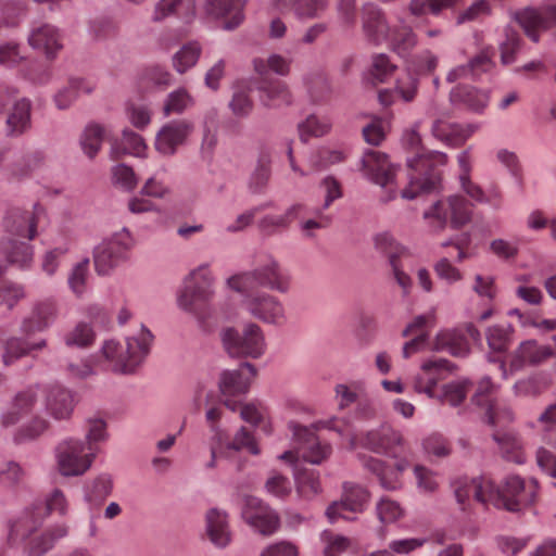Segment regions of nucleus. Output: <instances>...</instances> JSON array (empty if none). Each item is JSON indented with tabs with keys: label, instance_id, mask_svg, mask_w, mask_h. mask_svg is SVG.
Here are the masks:
<instances>
[{
	"label": "nucleus",
	"instance_id": "bf43d9fd",
	"mask_svg": "<svg viewBox=\"0 0 556 556\" xmlns=\"http://www.w3.org/2000/svg\"><path fill=\"white\" fill-rule=\"evenodd\" d=\"M298 492L304 497H311L320 490L319 476L314 469H298L294 473Z\"/></svg>",
	"mask_w": 556,
	"mask_h": 556
},
{
	"label": "nucleus",
	"instance_id": "a878e982",
	"mask_svg": "<svg viewBox=\"0 0 556 556\" xmlns=\"http://www.w3.org/2000/svg\"><path fill=\"white\" fill-rule=\"evenodd\" d=\"M421 370L422 372L415 378V391L426 393L429 397H437L435 387L443 379V372L452 371V364L443 358L430 359L422 364Z\"/></svg>",
	"mask_w": 556,
	"mask_h": 556
},
{
	"label": "nucleus",
	"instance_id": "37998d69",
	"mask_svg": "<svg viewBox=\"0 0 556 556\" xmlns=\"http://www.w3.org/2000/svg\"><path fill=\"white\" fill-rule=\"evenodd\" d=\"M451 100L455 104H463L472 111L480 112L488 105L489 96L471 86L463 85L453 88Z\"/></svg>",
	"mask_w": 556,
	"mask_h": 556
},
{
	"label": "nucleus",
	"instance_id": "423d86ee",
	"mask_svg": "<svg viewBox=\"0 0 556 556\" xmlns=\"http://www.w3.org/2000/svg\"><path fill=\"white\" fill-rule=\"evenodd\" d=\"M290 275L271 257L255 269L235 275L228 279L229 287L238 292L256 291V288L264 287L280 293H287L290 289Z\"/></svg>",
	"mask_w": 556,
	"mask_h": 556
},
{
	"label": "nucleus",
	"instance_id": "f257e3e1",
	"mask_svg": "<svg viewBox=\"0 0 556 556\" xmlns=\"http://www.w3.org/2000/svg\"><path fill=\"white\" fill-rule=\"evenodd\" d=\"M40 211L38 205L30 211L11 207L2 217L0 250L7 261L18 268H28L33 263L34 248L30 241L38 235Z\"/></svg>",
	"mask_w": 556,
	"mask_h": 556
},
{
	"label": "nucleus",
	"instance_id": "09e8293b",
	"mask_svg": "<svg viewBox=\"0 0 556 556\" xmlns=\"http://www.w3.org/2000/svg\"><path fill=\"white\" fill-rule=\"evenodd\" d=\"M222 415L223 410L218 406L210 407L206 412V420L211 426V431L214 433L211 444L212 460L210 462L208 467L215 466V459L217 458V454L222 453L223 442L224 439H226V432L218 426Z\"/></svg>",
	"mask_w": 556,
	"mask_h": 556
},
{
	"label": "nucleus",
	"instance_id": "4c0bfd02",
	"mask_svg": "<svg viewBox=\"0 0 556 556\" xmlns=\"http://www.w3.org/2000/svg\"><path fill=\"white\" fill-rule=\"evenodd\" d=\"M48 346V341L45 338H40L35 341L28 339H10L4 349L3 363L5 366H10L16 359L30 355L35 352H40Z\"/></svg>",
	"mask_w": 556,
	"mask_h": 556
},
{
	"label": "nucleus",
	"instance_id": "8fccbe9b",
	"mask_svg": "<svg viewBox=\"0 0 556 556\" xmlns=\"http://www.w3.org/2000/svg\"><path fill=\"white\" fill-rule=\"evenodd\" d=\"M248 450L249 453L253 455L260 454L258 445L252 435V433L244 427H242L235 435L231 442L228 441V437L224 439L222 453L217 454L218 456H228L229 451L238 452L240 450Z\"/></svg>",
	"mask_w": 556,
	"mask_h": 556
},
{
	"label": "nucleus",
	"instance_id": "58836bf2",
	"mask_svg": "<svg viewBox=\"0 0 556 556\" xmlns=\"http://www.w3.org/2000/svg\"><path fill=\"white\" fill-rule=\"evenodd\" d=\"M195 13L194 0H160L154 9L153 20L160 22L170 15H176L189 22Z\"/></svg>",
	"mask_w": 556,
	"mask_h": 556
},
{
	"label": "nucleus",
	"instance_id": "f704fd0d",
	"mask_svg": "<svg viewBox=\"0 0 556 556\" xmlns=\"http://www.w3.org/2000/svg\"><path fill=\"white\" fill-rule=\"evenodd\" d=\"M42 509L35 507L24 511L17 519L11 522L9 541L15 544L29 538L42 523Z\"/></svg>",
	"mask_w": 556,
	"mask_h": 556
},
{
	"label": "nucleus",
	"instance_id": "7ed1b4c3",
	"mask_svg": "<svg viewBox=\"0 0 556 556\" xmlns=\"http://www.w3.org/2000/svg\"><path fill=\"white\" fill-rule=\"evenodd\" d=\"M346 428L348 421L338 417L318 420L312 427L290 421L288 429L292 432L296 451H286L279 456V459L295 464L301 455L306 462L319 465L330 456L332 447L328 442L321 441L315 432L319 429H329L343 435Z\"/></svg>",
	"mask_w": 556,
	"mask_h": 556
},
{
	"label": "nucleus",
	"instance_id": "0e129e2a",
	"mask_svg": "<svg viewBox=\"0 0 556 556\" xmlns=\"http://www.w3.org/2000/svg\"><path fill=\"white\" fill-rule=\"evenodd\" d=\"M166 168L162 167L153 176L148 178L141 188V194L155 199H164L170 193V187L164 176Z\"/></svg>",
	"mask_w": 556,
	"mask_h": 556
},
{
	"label": "nucleus",
	"instance_id": "9b49d317",
	"mask_svg": "<svg viewBox=\"0 0 556 556\" xmlns=\"http://www.w3.org/2000/svg\"><path fill=\"white\" fill-rule=\"evenodd\" d=\"M403 445L404 438L402 433L389 426H381L378 429L353 434L349 441L350 450L362 447L392 458L399 457V448Z\"/></svg>",
	"mask_w": 556,
	"mask_h": 556
},
{
	"label": "nucleus",
	"instance_id": "4468645a",
	"mask_svg": "<svg viewBox=\"0 0 556 556\" xmlns=\"http://www.w3.org/2000/svg\"><path fill=\"white\" fill-rule=\"evenodd\" d=\"M472 217V204L462 195H450L439 200L425 213V218H434L440 228L450 224L453 228L467 225Z\"/></svg>",
	"mask_w": 556,
	"mask_h": 556
},
{
	"label": "nucleus",
	"instance_id": "bb28decb",
	"mask_svg": "<svg viewBox=\"0 0 556 556\" xmlns=\"http://www.w3.org/2000/svg\"><path fill=\"white\" fill-rule=\"evenodd\" d=\"M363 31L366 38L376 45L387 41L391 28L384 13L376 4L367 3L362 10Z\"/></svg>",
	"mask_w": 556,
	"mask_h": 556
},
{
	"label": "nucleus",
	"instance_id": "c03bdc74",
	"mask_svg": "<svg viewBox=\"0 0 556 556\" xmlns=\"http://www.w3.org/2000/svg\"><path fill=\"white\" fill-rule=\"evenodd\" d=\"M94 84L87 79L70 78L67 86L59 90L54 96V102L59 110L68 109L80 93H90Z\"/></svg>",
	"mask_w": 556,
	"mask_h": 556
},
{
	"label": "nucleus",
	"instance_id": "864d4df0",
	"mask_svg": "<svg viewBox=\"0 0 556 556\" xmlns=\"http://www.w3.org/2000/svg\"><path fill=\"white\" fill-rule=\"evenodd\" d=\"M105 138L106 131L104 127L99 124H89L86 126L80 138V144L84 152L92 159L99 152Z\"/></svg>",
	"mask_w": 556,
	"mask_h": 556
},
{
	"label": "nucleus",
	"instance_id": "f03ea898",
	"mask_svg": "<svg viewBox=\"0 0 556 556\" xmlns=\"http://www.w3.org/2000/svg\"><path fill=\"white\" fill-rule=\"evenodd\" d=\"M404 143L414 156L407 160L409 181L401 194L404 199L413 200L420 193L437 188L441 181V167L446 164L447 155L422 147L421 137L415 128L405 132Z\"/></svg>",
	"mask_w": 556,
	"mask_h": 556
},
{
	"label": "nucleus",
	"instance_id": "b1692460",
	"mask_svg": "<svg viewBox=\"0 0 556 556\" xmlns=\"http://www.w3.org/2000/svg\"><path fill=\"white\" fill-rule=\"evenodd\" d=\"M39 389L38 387H28L18 391L10 407L0 416L1 426L9 428L17 425L22 419L31 415L38 404Z\"/></svg>",
	"mask_w": 556,
	"mask_h": 556
},
{
	"label": "nucleus",
	"instance_id": "5fc2aeb1",
	"mask_svg": "<svg viewBox=\"0 0 556 556\" xmlns=\"http://www.w3.org/2000/svg\"><path fill=\"white\" fill-rule=\"evenodd\" d=\"M270 178V160L267 155H261L249 179V190L254 194L265 192Z\"/></svg>",
	"mask_w": 556,
	"mask_h": 556
},
{
	"label": "nucleus",
	"instance_id": "a19ab883",
	"mask_svg": "<svg viewBox=\"0 0 556 556\" xmlns=\"http://www.w3.org/2000/svg\"><path fill=\"white\" fill-rule=\"evenodd\" d=\"M433 348L437 351H446L454 356H464L469 351L468 341L458 329L440 331L435 337Z\"/></svg>",
	"mask_w": 556,
	"mask_h": 556
},
{
	"label": "nucleus",
	"instance_id": "5701e85b",
	"mask_svg": "<svg viewBox=\"0 0 556 556\" xmlns=\"http://www.w3.org/2000/svg\"><path fill=\"white\" fill-rule=\"evenodd\" d=\"M343 497L340 502L331 504L326 514L328 519L333 522L337 518L352 520L350 513H361L365 508L369 494L361 485L346 482L343 485Z\"/></svg>",
	"mask_w": 556,
	"mask_h": 556
},
{
	"label": "nucleus",
	"instance_id": "6ab92c4d",
	"mask_svg": "<svg viewBox=\"0 0 556 556\" xmlns=\"http://www.w3.org/2000/svg\"><path fill=\"white\" fill-rule=\"evenodd\" d=\"M402 447L399 448V452ZM358 460L362 466L374 473L378 480L380 485L386 490H396L401 486L400 476L403 471H405L410 463L407 458L401 457L399 453V457L395 458L396 463L394 467H390L384 460L376 458L366 454H358Z\"/></svg>",
	"mask_w": 556,
	"mask_h": 556
},
{
	"label": "nucleus",
	"instance_id": "3c124183",
	"mask_svg": "<svg viewBox=\"0 0 556 556\" xmlns=\"http://www.w3.org/2000/svg\"><path fill=\"white\" fill-rule=\"evenodd\" d=\"M112 488L111 477L102 473L86 484L85 497L89 503L101 504L111 494Z\"/></svg>",
	"mask_w": 556,
	"mask_h": 556
},
{
	"label": "nucleus",
	"instance_id": "c9c22d12",
	"mask_svg": "<svg viewBox=\"0 0 556 556\" xmlns=\"http://www.w3.org/2000/svg\"><path fill=\"white\" fill-rule=\"evenodd\" d=\"M206 533L217 547H226L231 541L228 517L225 511L212 508L206 513Z\"/></svg>",
	"mask_w": 556,
	"mask_h": 556
},
{
	"label": "nucleus",
	"instance_id": "4d7b16f0",
	"mask_svg": "<svg viewBox=\"0 0 556 556\" xmlns=\"http://www.w3.org/2000/svg\"><path fill=\"white\" fill-rule=\"evenodd\" d=\"M428 542L427 538H406L393 540L389 544V551L382 549L371 553L369 556H395V554L407 555L419 549Z\"/></svg>",
	"mask_w": 556,
	"mask_h": 556
},
{
	"label": "nucleus",
	"instance_id": "de8ad7c7",
	"mask_svg": "<svg viewBox=\"0 0 556 556\" xmlns=\"http://www.w3.org/2000/svg\"><path fill=\"white\" fill-rule=\"evenodd\" d=\"M301 207L302 206L299 204L292 205L285 214L264 216L258 223L260 230L266 236H271L286 229L291 220L298 215Z\"/></svg>",
	"mask_w": 556,
	"mask_h": 556
},
{
	"label": "nucleus",
	"instance_id": "aec40b11",
	"mask_svg": "<svg viewBox=\"0 0 556 556\" xmlns=\"http://www.w3.org/2000/svg\"><path fill=\"white\" fill-rule=\"evenodd\" d=\"M193 129V124L188 119H175L166 123L156 134L155 150L164 156L174 155L179 147L187 142Z\"/></svg>",
	"mask_w": 556,
	"mask_h": 556
},
{
	"label": "nucleus",
	"instance_id": "c85d7f7f",
	"mask_svg": "<svg viewBox=\"0 0 556 556\" xmlns=\"http://www.w3.org/2000/svg\"><path fill=\"white\" fill-rule=\"evenodd\" d=\"M28 43L31 48L43 52L48 59L55 58L63 47L59 29L51 24L33 27L28 36Z\"/></svg>",
	"mask_w": 556,
	"mask_h": 556
},
{
	"label": "nucleus",
	"instance_id": "680f3d73",
	"mask_svg": "<svg viewBox=\"0 0 556 556\" xmlns=\"http://www.w3.org/2000/svg\"><path fill=\"white\" fill-rule=\"evenodd\" d=\"M290 67L291 60L277 53L269 55L266 60L256 59L254 61V68L261 75L271 71L280 76H287L290 73Z\"/></svg>",
	"mask_w": 556,
	"mask_h": 556
},
{
	"label": "nucleus",
	"instance_id": "1a4fd4ad",
	"mask_svg": "<svg viewBox=\"0 0 556 556\" xmlns=\"http://www.w3.org/2000/svg\"><path fill=\"white\" fill-rule=\"evenodd\" d=\"M54 457L58 472L70 478L85 475L97 456L94 452L87 450L84 441L70 438L56 445Z\"/></svg>",
	"mask_w": 556,
	"mask_h": 556
},
{
	"label": "nucleus",
	"instance_id": "2eb2a0df",
	"mask_svg": "<svg viewBox=\"0 0 556 556\" xmlns=\"http://www.w3.org/2000/svg\"><path fill=\"white\" fill-rule=\"evenodd\" d=\"M244 294L243 306L254 318L269 325L281 326L287 321L282 302L264 291L241 292Z\"/></svg>",
	"mask_w": 556,
	"mask_h": 556
},
{
	"label": "nucleus",
	"instance_id": "052dcab7",
	"mask_svg": "<svg viewBox=\"0 0 556 556\" xmlns=\"http://www.w3.org/2000/svg\"><path fill=\"white\" fill-rule=\"evenodd\" d=\"M89 278V258H84L77 263L71 270L67 282L71 291L80 298L87 290Z\"/></svg>",
	"mask_w": 556,
	"mask_h": 556
},
{
	"label": "nucleus",
	"instance_id": "473e14b6",
	"mask_svg": "<svg viewBox=\"0 0 556 556\" xmlns=\"http://www.w3.org/2000/svg\"><path fill=\"white\" fill-rule=\"evenodd\" d=\"M31 126V102L26 98L18 99L8 112L5 129L8 136L18 137Z\"/></svg>",
	"mask_w": 556,
	"mask_h": 556
},
{
	"label": "nucleus",
	"instance_id": "c756f323",
	"mask_svg": "<svg viewBox=\"0 0 556 556\" xmlns=\"http://www.w3.org/2000/svg\"><path fill=\"white\" fill-rule=\"evenodd\" d=\"M330 0H273V7L280 13H292L299 20L319 17L329 7Z\"/></svg>",
	"mask_w": 556,
	"mask_h": 556
},
{
	"label": "nucleus",
	"instance_id": "2f4dec72",
	"mask_svg": "<svg viewBox=\"0 0 556 556\" xmlns=\"http://www.w3.org/2000/svg\"><path fill=\"white\" fill-rule=\"evenodd\" d=\"M553 356V349L540 345L535 340H527L518 346L511 362L510 369L518 370L526 364L536 365Z\"/></svg>",
	"mask_w": 556,
	"mask_h": 556
},
{
	"label": "nucleus",
	"instance_id": "0eeeda50",
	"mask_svg": "<svg viewBox=\"0 0 556 556\" xmlns=\"http://www.w3.org/2000/svg\"><path fill=\"white\" fill-rule=\"evenodd\" d=\"M538 491V483L534 479L526 482L519 476H509L502 486H495L489 493L491 505L504 508L509 511H518L522 506L534 502Z\"/></svg>",
	"mask_w": 556,
	"mask_h": 556
},
{
	"label": "nucleus",
	"instance_id": "72a5a7b5",
	"mask_svg": "<svg viewBox=\"0 0 556 556\" xmlns=\"http://www.w3.org/2000/svg\"><path fill=\"white\" fill-rule=\"evenodd\" d=\"M46 406L54 419H67L75 407L74 394L61 386H53L48 392Z\"/></svg>",
	"mask_w": 556,
	"mask_h": 556
},
{
	"label": "nucleus",
	"instance_id": "dca6fc26",
	"mask_svg": "<svg viewBox=\"0 0 556 556\" xmlns=\"http://www.w3.org/2000/svg\"><path fill=\"white\" fill-rule=\"evenodd\" d=\"M513 17L531 41L539 42L543 31L556 27V4L527 7L515 11Z\"/></svg>",
	"mask_w": 556,
	"mask_h": 556
},
{
	"label": "nucleus",
	"instance_id": "393cba45",
	"mask_svg": "<svg viewBox=\"0 0 556 556\" xmlns=\"http://www.w3.org/2000/svg\"><path fill=\"white\" fill-rule=\"evenodd\" d=\"M363 170L375 184L388 188L392 185L395 176V167L390 164L386 154L368 150L364 153Z\"/></svg>",
	"mask_w": 556,
	"mask_h": 556
},
{
	"label": "nucleus",
	"instance_id": "f3484780",
	"mask_svg": "<svg viewBox=\"0 0 556 556\" xmlns=\"http://www.w3.org/2000/svg\"><path fill=\"white\" fill-rule=\"evenodd\" d=\"M60 314L59 301L54 296L36 299L27 316L21 323V332L29 338L30 336L49 329L58 319Z\"/></svg>",
	"mask_w": 556,
	"mask_h": 556
},
{
	"label": "nucleus",
	"instance_id": "49530a36",
	"mask_svg": "<svg viewBox=\"0 0 556 556\" xmlns=\"http://www.w3.org/2000/svg\"><path fill=\"white\" fill-rule=\"evenodd\" d=\"M147 150V144L144 143L141 136L131 131L124 130L123 137L121 140V144L112 143V156L114 159L119 157L123 154H131L135 156H143Z\"/></svg>",
	"mask_w": 556,
	"mask_h": 556
},
{
	"label": "nucleus",
	"instance_id": "412c9836",
	"mask_svg": "<svg viewBox=\"0 0 556 556\" xmlns=\"http://www.w3.org/2000/svg\"><path fill=\"white\" fill-rule=\"evenodd\" d=\"M242 518L263 535L273 534L279 525L277 514L262 500L250 495L244 497Z\"/></svg>",
	"mask_w": 556,
	"mask_h": 556
},
{
	"label": "nucleus",
	"instance_id": "f8f14e48",
	"mask_svg": "<svg viewBox=\"0 0 556 556\" xmlns=\"http://www.w3.org/2000/svg\"><path fill=\"white\" fill-rule=\"evenodd\" d=\"M257 375L256 367L248 362L242 363L236 369L224 370L219 378V391L224 397V405L232 412L240 406V401L233 397L244 395Z\"/></svg>",
	"mask_w": 556,
	"mask_h": 556
},
{
	"label": "nucleus",
	"instance_id": "13d9d810",
	"mask_svg": "<svg viewBox=\"0 0 556 556\" xmlns=\"http://www.w3.org/2000/svg\"><path fill=\"white\" fill-rule=\"evenodd\" d=\"M374 243L378 251L384 253L388 256L389 263L408 255L407 249L396 242L393 236L389 232H381L376 235L374 238Z\"/></svg>",
	"mask_w": 556,
	"mask_h": 556
},
{
	"label": "nucleus",
	"instance_id": "7c9ffc66",
	"mask_svg": "<svg viewBox=\"0 0 556 556\" xmlns=\"http://www.w3.org/2000/svg\"><path fill=\"white\" fill-rule=\"evenodd\" d=\"M478 125H459L438 119L432 125V135L434 138L450 147L463 146L476 131Z\"/></svg>",
	"mask_w": 556,
	"mask_h": 556
},
{
	"label": "nucleus",
	"instance_id": "9d476101",
	"mask_svg": "<svg viewBox=\"0 0 556 556\" xmlns=\"http://www.w3.org/2000/svg\"><path fill=\"white\" fill-rule=\"evenodd\" d=\"M132 244V237L127 229H122L101 242L93 251L97 274L106 276L119 264L126 262Z\"/></svg>",
	"mask_w": 556,
	"mask_h": 556
},
{
	"label": "nucleus",
	"instance_id": "6e6552de",
	"mask_svg": "<svg viewBox=\"0 0 556 556\" xmlns=\"http://www.w3.org/2000/svg\"><path fill=\"white\" fill-rule=\"evenodd\" d=\"M223 343L230 356L261 358L267 349L263 329L249 323L242 329L228 328L223 333Z\"/></svg>",
	"mask_w": 556,
	"mask_h": 556
},
{
	"label": "nucleus",
	"instance_id": "cd10ccee",
	"mask_svg": "<svg viewBox=\"0 0 556 556\" xmlns=\"http://www.w3.org/2000/svg\"><path fill=\"white\" fill-rule=\"evenodd\" d=\"M244 0H206L205 11L214 18L224 20L225 28L238 27L243 18Z\"/></svg>",
	"mask_w": 556,
	"mask_h": 556
},
{
	"label": "nucleus",
	"instance_id": "4be33fe9",
	"mask_svg": "<svg viewBox=\"0 0 556 556\" xmlns=\"http://www.w3.org/2000/svg\"><path fill=\"white\" fill-rule=\"evenodd\" d=\"M491 489L492 481L485 477L473 479L463 477L453 482L454 494L462 510H467L472 502L491 504V496H489Z\"/></svg>",
	"mask_w": 556,
	"mask_h": 556
},
{
	"label": "nucleus",
	"instance_id": "ea45409f",
	"mask_svg": "<svg viewBox=\"0 0 556 556\" xmlns=\"http://www.w3.org/2000/svg\"><path fill=\"white\" fill-rule=\"evenodd\" d=\"M493 66L491 54L484 50L472 58L468 64L459 65L451 70L447 74V81L453 83L460 78L478 77L482 73L489 72Z\"/></svg>",
	"mask_w": 556,
	"mask_h": 556
},
{
	"label": "nucleus",
	"instance_id": "774afa93",
	"mask_svg": "<svg viewBox=\"0 0 556 556\" xmlns=\"http://www.w3.org/2000/svg\"><path fill=\"white\" fill-rule=\"evenodd\" d=\"M193 104V100L185 88H179L167 96L164 103V115L181 114Z\"/></svg>",
	"mask_w": 556,
	"mask_h": 556
},
{
	"label": "nucleus",
	"instance_id": "69168bd1",
	"mask_svg": "<svg viewBox=\"0 0 556 556\" xmlns=\"http://www.w3.org/2000/svg\"><path fill=\"white\" fill-rule=\"evenodd\" d=\"M96 334L92 327L84 321L78 323L65 334L64 342L67 346L88 348L94 341Z\"/></svg>",
	"mask_w": 556,
	"mask_h": 556
},
{
	"label": "nucleus",
	"instance_id": "e2e57ef3",
	"mask_svg": "<svg viewBox=\"0 0 556 556\" xmlns=\"http://www.w3.org/2000/svg\"><path fill=\"white\" fill-rule=\"evenodd\" d=\"M201 53V48L198 42H189L181 47L173 58V65L175 70L182 74L190 67L194 66Z\"/></svg>",
	"mask_w": 556,
	"mask_h": 556
},
{
	"label": "nucleus",
	"instance_id": "338daca9",
	"mask_svg": "<svg viewBox=\"0 0 556 556\" xmlns=\"http://www.w3.org/2000/svg\"><path fill=\"white\" fill-rule=\"evenodd\" d=\"M504 40L500 45L501 49V61L507 65L516 60V55L521 47L522 39L519 33L511 28L506 27L504 30Z\"/></svg>",
	"mask_w": 556,
	"mask_h": 556
},
{
	"label": "nucleus",
	"instance_id": "e433bc0d",
	"mask_svg": "<svg viewBox=\"0 0 556 556\" xmlns=\"http://www.w3.org/2000/svg\"><path fill=\"white\" fill-rule=\"evenodd\" d=\"M68 534L65 523H58L47 529L40 535L31 538L26 546L28 556H42L53 548L54 544Z\"/></svg>",
	"mask_w": 556,
	"mask_h": 556
},
{
	"label": "nucleus",
	"instance_id": "a18cd8bd",
	"mask_svg": "<svg viewBox=\"0 0 556 556\" xmlns=\"http://www.w3.org/2000/svg\"><path fill=\"white\" fill-rule=\"evenodd\" d=\"M493 439L498 444L503 457L516 464H523L526 460L522 445L517 435L510 431L496 430Z\"/></svg>",
	"mask_w": 556,
	"mask_h": 556
},
{
	"label": "nucleus",
	"instance_id": "79ce46f5",
	"mask_svg": "<svg viewBox=\"0 0 556 556\" xmlns=\"http://www.w3.org/2000/svg\"><path fill=\"white\" fill-rule=\"evenodd\" d=\"M261 100L264 105L279 108L291 103V93L285 81L279 79L264 80L260 86Z\"/></svg>",
	"mask_w": 556,
	"mask_h": 556
},
{
	"label": "nucleus",
	"instance_id": "6e6d98bb",
	"mask_svg": "<svg viewBox=\"0 0 556 556\" xmlns=\"http://www.w3.org/2000/svg\"><path fill=\"white\" fill-rule=\"evenodd\" d=\"M386 42H388L397 54L405 55L415 47L417 40L409 27L402 26L391 29Z\"/></svg>",
	"mask_w": 556,
	"mask_h": 556
},
{
	"label": "nucleus",
	"instance_id": "20e7f679",
	"mask_svg": "<svg viewBox=\"0 0 556 556\" xmlns=\"http://www.w3.org/2000/svg\"><path fill=\"white\" fill-rule=\"evenodd\" d=\"M213 299L214 279L208 267L202 265L188 275L177 301L181 309L203 323L213 313Z\"/></svg>",
	"mask_w": 556,
	"mask_h": 556
},
{
	"label": "nucleus",
	"instance_id": "603ef678",
	"mask_svg": "<svg viewBox=\"0 0 556 556\" xmlns=\"http://www.w3.org/2000/svg\"><path fill=\"white\" fill-rule=\"evenodd\" d=\"M49 427V421L41 416L33 417L27 424L21 426L13 434L16 444L34 441L42 435Z\"/></svg>",
	"mask_w": 556,
	"mask_h": 556
},
{
	"label": "nucleus",
	"instance_id": "ddd939ff",
	"mask_svg": "<svg viewBox=\"0 0 556 556\" xmlns=\"http://www.w3.org/2000/svg\"><path fill=\"white\" fill-rule=\"evenodd\" d=\"M495 394L496 387L485 377L479 381L472 402L484 409L489 425L504 428L514 420V413L505 402L497 401Z\"/></svg>",
	"mask_w": 556,
	"mask_h": 556
},
{
	"label": "nucleus",
	"instance_id": "39448f33",
	"mask_svg": "<svg viewBox=\"0 0 556 556\" xmlns=\"http://www.w3.org/2000/svg\"><path fill=\"white\" fill-rule=\"evenodd\" d=\"M153 341L151 331L141 326L138 334L130 336L123 345L115 340H108L102 346V354L115 372L130 374L150 353Z\"/></svg>",
	"mask_w": 556,
	"mask_h": 556
},
{
	"label": "nucleus",
	"instance_id": "a211bd4d",
	"mask_svg": "<svg viewBox=\"0 0 556 556\" xmlns=\"http://www.w3.org/2000/svg\"><path fill=\"white\" fill-rule=\"evenodd\" d=\"M457 163L460 189L472 200L479 203H489L493 207L500 208L503 202L502 191L497 187H493L490 189L489 195H486L483 189L471 179L472 160L470 148L457 155Z\"/></svg>",
	"mask_w": 556,
	"mask_h": 556
}]
</instances>
